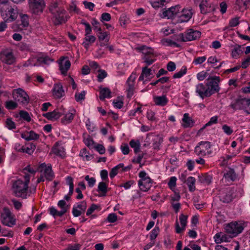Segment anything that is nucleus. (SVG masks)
<instances>
[{"label": "nucleus", "instance_id": "nucleus-10", "mask_svg": "<svg viewBox=\"0 0 250 250\" xmlns=\"http://www.w3.org/2000/svg\"><path fill=\"white\" fill-rule=\"evenodd\" d=\"M1 222L5 225L12 227L16 223L14 215L12 214L9 209L7 208H4L1 213Z\"/></svg>", "mask_w": 250, "mask_h": 250}, {"label": "nucleus", "instance_id": "nucleus-9", "mask_svg": "<svg viewBox=\"0 0 250 250\" xmlns=\"http://www.w3.org/2000/svg\"><path fill=\"white\" fill-rule=\"evenodd\" d=\"M13 98L20 104L25 106L29 102V97L26 92L21 88L14 89L13 91Z\"/></svg>", "mask_w": 250, "mask_h": 250}, {"label": "nucleus", "instance_id": "nucleus-33", "mask_svg": "<svg viewBox=\"0 0 250 250\" xmlns=\"http://www.w3.org/2000/svg\"><path fill=\"white\" fill-rule=\"evenodd\" d=\"M111 97V92L108 88L104 87L100 89L99 98L101 100L104 101L105 98L109 99Z\"/></svg>", "mask_w": 250, "mask_h": 250}, {"label": "nucleus", "instance_id": "nucleus-24", "mask_svg": "<svg viewBox=\"0 0 250 250\" xmlns=\"http://www.w3.org/2000/svg\"><path fill=\"white\" fill-rule=\"evenodd\" d=\"M224 178L228 182L231 183L237 179L238 175L233 169L229 168L226 172L224 173Z\"/></svg>", "mask_w": 250, "mask_h": 250}, {"label": "nucleus", "instance_id": "nucleus-58", "mask_svg": "<svg viewBox=\"0 0 250 250\" xmlns=\"http://www.w3.org/2000/svg\"><path fill=\"white\" fill-rule=\"evenodd\" d=\"M218 116H217L212 117L202 129L205 128L206 126H210L213 124H217L218 122Z\"/></svg>", "mask_w": 250, "mask_h": 250}, {"label": "nucleus", "instance_id": "nucleus-47", "mask_svg": "<svg viewBox=\"0 0 250 250\" xmlns=\"http://www.w3.org/2000/svg\"><path fill=\"white\" fill-rule=\"evenodd\" d=\"M74 114L72 113H67L65 116L62 119V122L63 124H67L70 123L74 119Z\"/></svg>", "mask_w": 250, "mask_h": 250}, {"label": "nucleus", "instance_id": "nucleus-35", "mask_svg": "<svg viewBox=\"0 0 250 250\" xmlns=\"http://www.w3.org/2000/svg\"><path fill=\"white\" fill-rule=\"evenodd\" d=\"M21 136L23 139L28 141L30 140H36L39 138V135L33 131H30L27 133H22Z\"/></svg>", "mask_w": 250, "mask_h": 250}, {"label": "nucleus", "instance_id": "nucleus-3", "mask_svg": "<svg viewBox=\"0 0 250 250\" xmlns=\"http://www.w3.org/2000/svg\"><path fill=\"white\" fill-rule=\"evenodd\" d=\"M1 16L5 22H12L16 20L18 11L16 7L9 5L4 6L0 9Z\"/></svg>", "mask_w": 250, "mask_h": 250}, {"label": "nucleus", "instance_id": "nucleus-53", "mask_svg": "<svg viewBox=\"0 0 250 250\" xmlns=\"http://www.w3.org/2000/svg\"><path fill=\"white\" fill-rule=\"evenodd\" d=\"M19 115L21 118L28 122L31 120L29 114L26 111L21 110L19 112Z\"/></svg>", "mask_w": 250, "mask_h": 250}, {"label": "nucleus", "instance_id": "nucleus-45", "mask_svg": "<svg viewBox=\"0 0 250 250\" xmlns=\"http://www.w3.org/2000/svg\"><path fill=\"white\" fill-rule=\"evenodd\" d=\"M172 191L173 194L170 196V203L178 202L181 198L179 192L177 189L172 190Z\"/></svg>", "mask_w": 250, "mask_h": 250}, {"label": "nucleus", "instance_id": "nucleus-17", "mask_svg": "<svg viewBox=\"0 0 250 250\" xmlns=\"http://www.w3.org/2000/svg\"><path fill=\"white\" fill-rule=\"evenodd\" d=\"M192 15V9L181 8V10L179 14L178 21L180 23L187 22L191 18Z\"/></svg>", "mask_w": 250, "mask_h": 250}, {"label": "nucleus", "instance_id": "nucleus-61", "mask_svg": "<svg viewBox=\"0 0 250 250\" xmlns=\"http://www.w3.org/2000/svg\"><path fill=\"white\" fill-rule=\"evenodd\" d=\"M82 23L83 24L85 27L84 36H90L92 31L90 24L88 22H83Z\"/></svg>", "mask_w": 250, "mask_h": 250}, {"label": "nucleus", "instance_id": "nucleus-44", "mask_svg": "<svg viewBox=\"0 0 250 250\" xmlns=\"http://www.w3.org/2000/svg\"><path fill=\"white\" fill-rule=\"evenodd\" d=\"M131 147L134 149V153L137 154L140 149V143L138 140H131L129 142Z\"/></svg>", "mask_w": 250, "mask_h": 250}, {"label": "nucleus", "instance_id": "nucleus-5", "mask_svg": "<svg viewBox=\"0 0 250 250\" xmlns=\"http://www.w3.org/2000/svg\"><path fill=\"white\" fill-rule=\"evenodd\" d=\"M53 61V60L51 59L49 56L46 55L41 54L29 59L28 61L25 62L23 66H28L30 65L35 66L43 64L48 65Z\"/></svg>", "mask_w": 250, "mask_h": 250}, {"label": "nucleus", "instance_id": "nucleus-23", "mask_svg": "<svg viewBox=\"0 0 250 250\" xmlns=\"http://www.w3.org/2000/svg\"><path fill=\"white\" fill-rule=\"evenodd\" d=\"M135 79V76L131 75L129 76L126 81V90L127 92V97H130L133 94Z\"/></svg>", "mask_w": 250, "mask_h": 250}, {"label": "nucleus", "instance_id": "nucleus-1", "mask_svg": "<svg viewBox=\"0 0 250 250\" xmlns=\"http://www.w3.org/2000/svg\"><path fill=\"white\" fill-rule=\"evenodd\" d=\"M30 179L29 174L25 175L23 180L18 179L13 183V190L16 197L26 199L30 195V193H29L28 191Z\"/></svg>", "mask_w": 250, "mask_h": 250}, {"label": "nucleus", "instance_id": "nucleus-39", "mask_svg": "<svg viewBox=\"0 0 250 250\" xmlns=\"http://www.w3.org/2000/svg\"><path fill=\"white\" fill-rule=\"evenodd\" d=\"M211 176L207 173L203 174L199 176V180L203 184L208 185L211 183Z\"/></svg>", "mask_w": 250, "mask_h": 250}, {"label": "nucleus", "instance_id": "nucleus-13", "mask_svg": "<svg viewBox=\"0 0 250 250\" xmlns=\"http://www.w3.org/2000/svg\"><path fill=\"white\" fill-rule=\"evenodd\" d=\"M52 15L55 19L54 22L56 25L65 23L67 21L68 15L66 11L63 8L56 11Z\"/></svg>", "mask_w": 250, "mask_h": 250}, {"label": "nucleus", "instance_id": "nucleus-37", "mask_svg": "<svg viewBox=\"0 0 250 250\" xmlns=\"http://www.w3.org/2000/svg\"><path fill=\"white\" fill-rule=\"evenodd\" d=\"M196 179L194 177L190 176L187 179V184L188 187V189L190 192H193L195 190Z\"/></svg>", "mask_w": 250, "mask_h": 250}, {"label": "nucleus", "instance_id": "nucleus-50", "mask_svg": "<svg viewBox=\"0 0 250 250\" xmlns=\"http://www.w3.org/2000/svg\"><path fill=\"white\" fill-rule=\"evenodd\" d=\"M5 107L8 110H13L18 106V104L13 101H7L5 103Z\"/></svg>", "mask_w": 250, "mask_h": 250}, {"label": "nucleus", "instance_id": "nucleus-32", "mask_svg": "<svg viewBox=\"0 0 250 250\" xmlns=\"http://www.w3.org/2000/svg\"><path fill=\"white\" fill-rule=\"evenodd\" d=\"M153 100L155 104L158 106H165L168 103V99L165 95L155 96L154 97Z\"/></svg>", "mask_w": 250, "mask_h": 250}, {"label": "nucleus", "instance_id": "nucleus-38", "mask_svg": "<svg viewBox=\"0 0 250 250\" xmlns=\"http://www.w3.org/2000/svg\"><path fill=\"white\" fill-rule=\"evenodd\" d=\"M242 53L241 46L236 44L231 51V56L233 58H238Z\"/></svg>", "mask_w": 250, "mask_h": 250}, {"label": "nucleus", "instance_id": "nucleus-49", "mask_svg": "<svg viewBox=\"0 0 250 250\" xmlns=\"http://www.w3.org/2000/svg\"><path fill=\"white\" fill-rule=\"evenodd\" d=\"M5 126L10 130L14 129L16 127L15 122L10 118H8L6 120Z\"/></svg>", "mask_w": 250, "mask_h": 250}, {"label": "nucleus", "instance_id": "nucleus-59", "mask_svg": "<svg viewBox=\"0 0 250 250\" xmlns=\"http://www.w3.org/2000/svg\"><path fill=\"white\" fill-rule=\"evenodd\" d=\"M36 146L34 144L31 143L28 145V146H27L26 147H25L24 152L30 154L33 152Z\"/></svg>", "mask_w": 250, "mask_h": 250}, {"label": "nucleus", "instance_id": "nucleus-6", "mask_svg": "<svg viewBox=\"0 0 250 250\" xmlns=\"http://www.w3.org/2000/svg\"><path fill=\"white\" fill-rule=\"evenodd\" d=\"M201 36V32L192 29H189L183 33H180L178 35V41L186 42L191 41L199 39Z\"/></svg>", "mask_w": 250, "mask_h": 250}, {"label": "nucleus", "instance_id": "nucleus-2", "mask_svg": "<svg viewBox=\"0 0 250 250\" xmlns=\"http://www.w3.org/2000/svg\"><path fill=\"white\" fill-rule=\"evenodd\" d=\"M229 106L234 110H243L247 114H250V98L239 96L230 104Z\"/></svg>", "mask_w": 250, "mask_h": 250}, {"label": "nucleus", "instance_id": "nucleus-60", "mask_svg": "<svg viewBox=\"0 0 250 250\" xmlns=\"http://www.w3.org/2000/svg\"><path fill=\"white\" fill-rule=\"evenodd\" d=\"M86 203L85 201L81 202L77 207H75L79 210H80L83 213L84 212L86 209Z\"/></svg>", "mask_w": 250, "mask_h": 250}, {"label": "nucleus", "instance_id": "nucleus-30", "mask_svg": "<svg viewBox=\"0 0 250 250\" xmlns=\"http://www.w3.org/2000/svg\"><path fill=\"white\" fill-rule=\"evenodd\" d=\"M250 4V0H236L235 7L240 11H243L247 9Z\"/></svg>", "mask_w": 250, "mask_h": 250}, {"label": "nucleus", "instance_id": "nucleus-25", "mask_svg": "<svg viewBox=\"0 0 250 250\" xmlns=\"http://www.w3.org/2000/svg\"><path fill=\"white\" fill-rule=\"evenodd\" d=\"M201 12L202 14H206L215 10L213 5L208 4L206 0H203L200 4Z\"/></svg>", "mask_w": 250, "mask_h": 250}, {"label": "nucleus", "instance_id": "nucleus-12", "mask_svg": "<svg viewBox=\"0 0 250 250\" xmlns=\"http://www.w3.org/2000/svg\"><path fill=\"white\" fill-rule=\"evenodd\" d=\"M235 189L228 188L221 191L220 195V200L224 203H229L235 198Z\"/></svg>", "mask_w": 250, "mask_h": 250}, {"label": "nucleus", "instance_id": "nucleus-48", "mask_svg": "<svg viewBox=\"0 0 250 250\" xmlns=\"http://www.w3.org/2000/svg\"><path fill=\"white\" fill-rule=\"evenodd\" d=\"M20 18L21 22V25L24 27H27L29 24V16L27 14L20 15Z\"/></svg>", "mask_w": 250, "mask_h": 250}, {"label": "nucleus", "instance_id": "nucleus-14", "mask_svg": "<svg viewBox=\"0 0 250 250\" xmlns=\"http://www.w3.org/2000/svg\"><path fill=\"white\" fill-rule=\"evenodd\" d=\"M0 59L3 62L11 65L15 62V58L12 51L10 49H5L0 53Z\"/></svg>", "mask_w": 250, "mask_h": 250}, {"label": "nucleus", "instance_id": "nucleus-26", "mask_svg": "<svg viewBox=\"0 0 250 250\" xmlns=\"http://www.w3.org/2000/svg\"><path fill=\"white\" fill-rule=\"evenodd\" d=\"M182 126L184 128L192 127L194 126L195 121L189 116L188 113H185L182 118Z\"/></svg>", "mask_w": 250, "mask_h": 250}, {"label": "nucleus", "instance_id": "nucleus-19", "mask_svg": "<svg viewBox=\"0 0 250 250\" xmlns=\"http://www.w3.org/2000/svg\"><path fill=\"white\" fill-rule=\"evenodd\" d=\"M188 216L181 214L179 216V220L182 227H180L179 223L177 221H176L175 224V232L177 233H180L182 231H184L186 229V226L187 223Z\"/></svg>", "mask_w": 250, "mask_h": 250}, {"label": "nucleus", "instance_id": "nucleus-62", "mask_svg": "<svg viewBox=\"0 0 250 250\" xmlns=\"http://www.w3.org/2000/svg\"><path fill=\"white\" fill-rule=\"evenodd\" d=\"M99 73L97 76L98 80L99 82H101L107 76V73L104 70L99 71Z\"/></svg>", "mask_w": 250, "mask_h": 250}, {"label": "nucleus", "instance_id": "nucleus-34", "mask_svg": "<svg viewBox=\"0 0 250 250\" xmlns=\"http://www.w3.org/2000/svg\"><path fill=\"white\" fill-rule=\"evenodd\" d=\"M71 65L70 62L69 60L62 61L60 63V70L62 74L65 75Z\"/></svg>", "mask_w": 250, "mask_h": 250}, {"label": "nucleus", "instance_id": "nucleus-52", "mask_svg": "<svg viewBox=\"0 0 250 250\" xmlns=\"http://www.w3.org/2000/svg\"><path fill=\"white\" fill-rule=\"evenodd\" d=\"M176 180L177 178L174 176L170 177L169 179V181L168 183V186L171 190H176L175 188L176 185Z\"/></svg>", "mask_w": 250, "mask_h": 250}, {"label": "nucleus", "instance_id": "nucleus-40", "mask_svg": "<svg viewBox=\"0 0 250 250\" xmlns=\"http://www.w3.org/2000/svg\"><path fill=\"white\" fill-rule=\"evenodd\" d=\"M155 55H151L150 56H143V59L144 60V62L146 64V66H149L152 64L156 60Z\"/></svg>", "mask_w": 250, "mask_h": 250}, {"label": "nucleus", "instance_id": "nucleus-16", "mask_svg": "<svg viewBox=\"0 0 250 250\" xmlns=\"http://www.w3.org/2000/svg\"><path fill=\"white\" fill-rule=\"evenodd\" d=\"M41 173L42 174L47 181H51L54 177L51 165L42 164L40 166Z\"/></svg>", "mask_w": 250, "mask_h": 250}, {"label": "nucleus", "instance_id": "nucleus-11", "mask_svg": "<svg viewBox=\"0 0 250 250\" xmlns=\"http://www.w3.org/2000/svg\"><path fill=\"white\" fill-rule=\"evenodd\" d=\"M30 10L34 14H39L45 7L44 0H28Z\"/></svg>", "mask_w": 250, "mask_h": 250}, {"label": "nucleus", "instance_id": "nucleus-22", "mask_svg": "<svg viewBox=\"0 0 250 250\" xmlns=\"http://www.w3.org/2000/svg\"><path fill=\"white\" fill-rule=\"evenodd\" d=\"M52 152L57 156L63 158L65 157V152L63 146L60 144L59 143L56 142L52 149Z\"/></svg>", "mask_w": 250, "mask_h": 250}, {"label": "nucleus", "instance_id": "nucleus-27", "mask_svg": "<svg viewBox=\"0 0 250 250\" xmlns=\"http://www.w3.org/2000/svg\"><path fill=\"white\" fill-rule=\"evenodd\" d=\"M53 94L57 98H61L62 97L64 94L62 86L60 83L55 84L53 89Z\"/></svg>", "mask_w": 250, "mask_h": 250}, {"label": "nucleus", "instance_id": "nucleus-43", "mask_svg": "<svg viewBox=\"0 0 250 250\" xmlns=\"http://www.w3.org/2000/svg\"><path fill=\"white\" fill-rule=\"evenodd\" d=\"M49 213L54 217L56 216L62 217L65 213V210L64 209L63 210L58 211L54 207H52L49 208Z\"/></svg>", "mask_w": 250, "mask_h": 250}, {"label": "nucleus", "instance_id": "nucleus-36", "mask_svg": "<svg viewBox=\"0 0 250 250\" xmlns=\"http://www.w3.org/2000/svg\"><path fill=\"white\" fill-rule=\"evenodd\" d=\"M62 8L59 7L57 0H51L48 6L49 11L52 14Z\"/></svg>", "mask_w": 250, "mask_h": 250}, {"label": "nucleus", "instance_id": "nucleus-18", "mask_svg": "<svg viewBox=\"0 0 250 250\" xmlns=\"http://www.w3.org/2000/svg\"><path fill=\"white\" fill-rule=\"evenodd\" d=\"M152 70L151 68H148L147 66H145L142 68L141 74L138 79L139 81H143V83L145 84L146 82L150 81L152 78L151 75Z\"/></svg>", "mask_w": 250, "mask_h": 250}, {"label": "nucleus", "instance_id": "nucleus-46", "mask_svg": "<svg viewBox=\"0 0 250 250\" xmlns=\"http://www.w3.org/2000/svg\"><path fill=\"white\" fill-rule=\"evenodd\" d=\"M187 68L186 66H183L182 67L181 69L178 72L175 73L173 76V78L174 79L176 78H180L183 77L184 75L187 73Z\"/></svg>", "mask_w": 250, "mask_h": 250}, {"label": "nucleus", "instance_id": "nucleus-55", "mask_svg": "<svg viewBox=\"0 0 250 250\" xmlns=\"http://www.w3.org/2000/svg\"><path fill=\"white\" fill-rule=\"evenodd\" d=\"M85 92L83 91L81 93H76L75 95V100L77 102H80L85 98Z\"/></svg>", "mask_w": 250, "mask_h": 250}, {"label": "nucleus", "instance_id": "nucleus-64", "mask_svg": "<svg viewBox=\"0 0 250 250\" xmlns=\"http://www.w3.org/2000/svg\"><path fill=\"white\" fill-rule=\"evenodd\" d=\"M86 126L88 130L91 132L94 131L95 128L94 124L91 122L89 119H88L86 122Z\"/></svg>", "mask_w": 250, "mask_h": 250}, {"label": "nucleus", "instance_id": "nucleus-7", "mask_svg": "<svg viewBox=\"0 0 250 250\" xmlns=\"http://www.w3.org/2000/svg\"><path fill=\"white\" fill-rule=\"evenodd\" d=\"M219 82L220 78L217 76L210 77L207 79L205 84L210 96L219 92L220 90Z\"/></svg>", "mask_w": 250, "mask_h": 250}, {"label": "nucleus", "instance_id": "nucleus-4", "mask_svg": "<svg viewBox=\"0 0 250 250\" xmlns=\"http://www.w3.org/2000/svg\"><path fill=\"white\" fill-rule=\"evenodd\" d=\"M212 145L208 141H201L195 147L194 152L198 156L204 157H209L213 154L211 148Z\"/></svg>", "mask_w": 250, "mask_h": 250}, {"label": "nucleus", "instance_id": "nucleus-54", "mask_svg": "<svg viewBox=\"0 0 250 250\" xmlns=\"http://www.w3.org/2000/svg\"><path fill=\"white\" fill-rule=\"evenodd\" d=\"M98 37L100 41L105 40V42H108L109 40V37L108 36V34L106 32L104 33L100 32Z\"/></svg>", "mask_w": 250, "mask_h": 250}, {"label": "nucleus", "instance_id": "nucleus-29", "mask_svg": "<svg viewBox=\"0 0 250 250\" xmlns=\"http://www.w3.org/2000/svg\"><path fill=\"white\" fill-rule=\"evenodd\" d=\"M96 41V37L93 35L86 36L83 39V41L82 43L83 46L88 50L89 46L93 43Z\"/></svg>", "mask_w": 250, "mask_h": 250}, {"label": "nucleus", "instance_id": "nucleus-41", "mask_svg": "<svg viewBox=\"0 0 250 250\" xmlns=\"http://www.w3.org/2000/svg\"><path fill=\"white\" fill-rule=\"evenodd\" d=\"M121 168H123V164L120 163L117 166L113 167L110 172L109 176L111 178H113L119 171H121Z\"/></svg>", "mask_w": 250, "mask_h": 250}, {"label": "nucleus", "instance_id": "nucleus-42", "mask_svg": "<svg viewBox=\"0 0 250 250\" xmlns=\"http://www.w3.org/2000/svg\"><path fill=\"white\" fill-rule=\"evenodd\" d=\"M97 191L101 192L102 196H105L107 192V184L103 182H100L98 184Z\"/></svg>", "mask_w": 250, "mask_h": 250}, {"label": "nucleus", "instance_id": "nucleus-8", "mask_svg": "<svg viewBox=\"0 0 250 250\" xmlns=\"http://www.w3.org/2000/svg\"><path fill=\"white\" fill-rule=\"evenodd\" d=\"M225 229L226 232L229 234L231 238H232L241 233L244 229V227L241 223L232 222L227 224Z\"/></svg>", "mask_w": 250, "mask_h": 250}, {"label": "nucleus", "instance_id": "nucleus-28", "mask_svg": "<svg viewBox=\"0 0 250 250\" xmlns=\"http://www.w3.org/2000/svg\"><path fill=\"white\" fill-rule=\"evenodd\" d=\"M62 115V113L58 110H54L52 112H49L43 114V117L51 121H55L59 119Z\"/></svg>", "mask_w": 250, "mask_h": 250}, {"label": "nucleus", "instance_id": "nucleus-57", "mask_svg": "<svg viewBox=\"0 0 250 250\" xmlns=\"http://www.w3.org/2000/svg\"><path fill=\"white\" fill-rule=\"evenodd\" d=\"M66 182L67 185L69 186V190H70V193L72 191L74 190V184H73V179L71 176H67L66 178Z\"/></svg>", "mask_w": 250, "mask_h": 250}, {"label": "nucleus", "instance_id": "nucleus-56", "mask_svg": "<svg viewBox=\"0 0 250 250\" xmlns=\"http://www.w3.org/2000/svg\"><path fill=\"white\" fill-rule=\"evenodd\" d=\"M84 179L87 181L88 185L89 187H93L96 182V180L94 177H90L89 175H86L84 177Z\"/></svg>", "mask_w": 250, "mask_h": 250}, {"label": "nucleus", "instance_id": "nucleus-51", "mask_svg": "<svg viewBox=\"0 0 250 250\" xmlns=\"http://www.w3.org/2000/svg\"><path fill=\"white\" fill-rule=\"evenodd\" d=\"M160 229L158 227H155L151 231L150 239L151 241H155L159 232Z\"/></svg>", "mask_w": 250, "mask_h": 250}, {"label": "nucleus", "instance_id": "nucleus-31", "mask_svg": "<svg viewBox=\"0 0 250 250\" xmlns=\"http://www.w3.org/2000/svg\"><path fill=\"white\" fill-rule=\"evenodd\" d=\"M171 0H150V4L152 7L155 9H158L163 7Z\"/></svg>", "mask_w": 250, "mask_h": 250}, {"label": "nucleus", "instance_id": "nucleus-20", "mask_svg": "<svg viewBox=\"0 0 250 250\" xmlns=\"http://www.w3.org/2000/svg\"><path fill=\"white\" fill-rule=\"evenodd\" d=\"M196 94L202 99L210 97L206 84L200 83L196 85Z\"/></svg>", "mask_w": 250, "mask_h": 250}, {"label": "nucleus", "instance_id": "nucleus-21", "mask_svg": "<svg viewBox=\"0 0 250 250\" xmlns=\"http://www.w3.org/2000/svg\"><path fill=\"white\" fill-rule=\"evenodd\" d=\"M152 180L150 177L140 179L138 181V185L143 191H147L152 186Z\"/></svg>", "mask_w": 250, "mask_h": 250}, {"label": "nucleus", "instance_id": "nucleus-63", "mask_svg": "<svg viewBox=\"0 0 250 250\" xmlns=\"http://www.w3.org/2000/svg\"><path fill=\"white\" fill-rule=\"evenodd\" d=\"M239 24V18L235 17L231 19L229 21V25L230 27H235Z\"/></svg>", "mask_w": 250, "mask_h": 250}, {"label": "nucleus", "instance_id": "nucleus-15", "mask_svg": "<svg viewBox=\"0 0 250 250\" xmlns=\"http://www.w3.org/2000/svg\"><path fill=\"white\" fill-rule=\"evenodd\" d=\"M180 10H181V6L178 4L164 11L163 15L164 17H167V19L178 18Z\"/></svg>", "mask_w": 250, "mask_h": 250}]
</instances>
